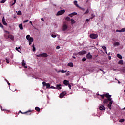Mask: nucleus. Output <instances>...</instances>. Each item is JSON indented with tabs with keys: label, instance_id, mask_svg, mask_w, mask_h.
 Instances as JSON below:
<instances>
[{
	"label": "nucleus",
	"instance_id": "nucleus-14",
	"mask_svg": "<svg viewBox=\"0 0 125 125\" xmlns=\"http://www.w3.org/2000/svg\"><path fill=\"white\" fill-rule=\"evenodd\" d=\"M77 14H78V13H77L76 12H73L69 14L68 16H69L70 17H73V16H74V15H77Z\"/></svg>",
	"mask_w": 125,
	"mask_h": 125
},
{
	"label": "nucleus",
	"instance_id": "nucleus-4",
	"mask_svg": "<svg viewBox=\"0 0 125 125\" xmlns=\"http://www.w3.org/2000/svg\"><path fill=\"white\" fill-rule=\"evenodd\" d=\"M98 37V35H97V34H91L90 35V38H91V39H93L94 40H95V39H97Z\"/></svg>",
	"mask_w": 125,
	"mask_h": 125
},
{
	"label": "nucleus",
	"instance_id": "nucleus-54",
	"mask_svg": "<svg viewBox=\"0 0 125 125\" xmlns=\"http://www.w3.org/2000/svg\"><path fill=\"white\" fill-rule=\"evenodd\" d=\"M29 23H30V24H31V25H32V26H33V23H32V21H30L29 22Z\"/></svg>",
	"mask_w": 125,
	"mask_h": 125
},
{
	"label": "nucleus",
	"instance_id": "nucleus-21",
	"mask_svg": "<svg viewBox=\"0 0 125 125\" xmlns=\"http://www.w3.org/2000/svg\"><path fill=\"white\" fill-rule=\"evenodd\" d=\"M77 55H78V53H74L72 56L73 58H74V59H76V56H77Z\"/></svg>",
	"mask_w": 125,
	"mask_h": 125
},
{
	"label": "nucleus",
	"instance_id": "nucleus-13",
	"mask_svg": "<svg viewBox=\"0 0 125 125\" xmlns=\"http://www.w3.org/2000/svg\"><path fill=\"white\" fill-rule=\"evenodd\" d=\"M116 32L118 33H123V32H125V29L122 28L121 30H116Z\"/></svg>",
	"mask_w": 125,
	"mask_h": 125
},
{
	"label": "nucleus",
	"instance_id": "nucleus-7",
	"mask_svg": "<svg viewBox=\"0 0 125 125\" xmlns=\"http://www.w3.org/2000/svg\"><path fill=\"white\" fill-rule=\"evenodd\" d=\"M66 92H62L60 95V98H63L65 95H66Z\"/></svg>",
	"mask_w": 125,
	"mask_h": 125
},
{
	"label": "nucleus",
	"instance_id": "nucleus-37",
	"mask_svg": "<svg viewBox=\"0 0 125 125\" xmlns=\"http://www.w3.org/2000/svg\"><path fill=\"white\" fill-rule=\"evenodd\" d=\"M0 28H2V29H3V25L0 22Z\"/></svg>",
	"mask_w": 125,
	"mask_h": 125
},
{
	"label": "nucleus",
	"instance_id": "nucleus-42",
	"mask_svg": "<svg viewBox=\"0 0 125 125\" xmlns=\"http://www.w3.org/2000/svg\"><path fill=\"white\" fill-rule=\"evenodd\" d=\"M86 61V58H83L82 59V61L84 62Z\"/></svg>",
	"mask_w": 125,
	"mask_h": 125
},
{
	"label": "nucleus",
	"instance_id": "nucleus-3",
	"mask_svg": "<svg viewBox=\"0 0 125 125\" xmlns=\"http://www.w3.org/2000/svg\"><path fill=\"white\" fill-rule=\"evenodd\" d=\"M65 13V10H61L59 11L57 14L56 15L57 16H59V15H62Z\"/></svg>",
	"mask_w": 125,
	"mask_h": 125
},
{
	"label": "nucleus",
	"instance_id": "nucleus-23",
	"mask_svg": "<svg viewBox=\"0 0 125 125\" xmlns=\"http://www.w3.org/2000/svg\"><path fill=\"white\" fill-rule=\"evenodd\" d=\"M117 56L118 58H119L120 59H122V58H123V57H122V55H121V54H118L117 55Z\"/></svg>",
	"mask_w": 125,
	"mask_h": 125
},
{
	"label": "nucleus",
	"instance_id": "nucleus-56",
	"mask_svg": "<svg viewBox=\"0 0 125 125\" xmlns=\"http://www.w3.org/2000/svg\"><path fill=\"white\" fill-rule=\"evenodd\" d=\"M50 88H54V89H55V88L53 86L50 87Z\"/></svg>",
	"mask_w": 125,
	"mask_h": 125
},
{
	"label": "nucleus",
	"instance_id": "nucleus-51",
	"mask_svg": "<svg viewBox=\"0 0 125 125\" xmlns=\"http://www.w3.org/2000/svg\"><path fill=\"white\" fill-rule=\"evenodd\" d=\"M16 3H15V2H14V3H12L11 4V6H13V5H14V4H15Z\"/></svg>",
	"mask_w": 125,
	"mask_h": 125
},
{
	"label": "nucleus",
	"instance_id": "nucleus-20",
	"mask_svg": "<svg viewBox=\"0 0 125 125\" xmlns=\"http://www.w3.org/2000/svg\"><path fill=\"white\" fill-rule=\"evenodd\" d=\"M31 112V110H28L26 112H22V111H21V110H20L19 112L20 113H21V114H26L27 113H30Z\"/></svg>",
	"mask_w": 125,
	"mask_h": 125
},
{
	"label": "nucleus",
	"instance_id": "nucleus-12",
	"mask_svg": "<svg viewBox=\"0 0 125 125\" xmlns=\"http://www.w3.org/2000/svg\"><path fill=\"white\" fill-rule=\"evenodd\" d=\"M63 84L65 85H68L69 84V81H67V80H64L63 81Z\"/></svg>",
	"mask_w": 125,
	"mask_h": 125
},
{
	"label": "nucleus",
	"instance_id": "nucleus-59",
	"mask_svg": "<svg viewBox=\"0 0 125 125\" xmlns=\"http://www.w3.org/2000/svg\"><path fill=\"white\" fill-rule=\"evenodd\" d=\"M22 63H25V60H23Z\"/></svg>",
	"mask_w": 125,
	"mask_h": 125
},
{
	"label": "nucleus",
	"instance_id": "nucleus-30",
	"mask_svg": "<svg viewBox=\"0 0 125 125\" xmlns=\"http://www.w3.org/2000/svg\"><path fill=\"white\" fill-rule=\"evenodd\" d=\"M29 41V42H34V39H33L32 37H31L29 40H28Z\"/></svg>",
	"mask_w": 125,
	"mask_h": 125
},
{
	"label": "nucleus",
	"instance_id": "nucleus-17",
	"mask_svg": "<svg viewBox=\"0 0 125 125\" xmlns=\"http://www.w3.org/2000/svg\"><path fill=\"white\" fill-rule=\"evenodd\" d=\"M70 21H71V23L72 24V25L75 24V23H76V21H75V20L73 19H71L70 20Z\"/></svg>",
	"mask_w": 125,
	"mask_h": 125
},
{
	"label": "nucleus",
	"instance_id": "nucleus-31",
	"mask_svg": "<svg viewBox=\"0 0 125 125\" xmlns=\"http://www.w3.org/2000/svg\"><path fill=\"white\" fill-rule=\"evenodd\" d=\"M18 15H22V12L21 11H18L17 13Z\"/></svg>",
	"mask_w": 125,
	"mask_h": 125
},
{
	"label": "nucleus",
	"instance_id": "nucleus-45",
	"mask_svg": "<svg viewBox=\"0 0 125 125\" xmlns=\"http://www.w3.org/2000/svg\"><path fill=\"white\" fill-rule=\"evenodd\" d=\"M18 49H20V47H19L18 48L16 47V50H17V51H19Z\"/></svg>",
	"mask_w": 125,
	"mask_h": 125
},
{
	"label": "nucleus",
	"instance_id": "nucleus-61",
	"mask_svg": "<svg viewBox=\"0 0 125 125\" xmlns=\"http://www.w3.org/2000/svg\"><path fill=\"white\" fill-rule=\"evenodd\" d=\"M108 59H111V56H109V57H108Z\"/></svg>",
	"mask_w": 125,
	"mask_h": 125
},
{
	"label": "nucleus",
	"instance_id": "nucleus-38",
	"mask_svg": "<svg viewBox=\"0 0 125 125\" xmlns=\"http://www.w3.org/2000/svg\"><path fill=\"white\" fill-rule=\"evenodd\" d=\"M60 72H62L63 74L64 73H66L67 72V70H66V71L62 70V71H60Z\"/></svg>",
	"mask_w": 125,
	"mask_h": 125
},
{
	"label": "nucleus",
	"instance_id": "nucleus-34",
	"mask_svg": "<svg viewBox=\"0 0 125 125\" xmlns=\"http://www.w3.org/2000/svg\"><path fill=\"white\" fill-rule=\"evenodd\" d=\"M70 19H71L69 17H66L65 18V20H66L67 21H70Z\"/></svg>",
	"mask_w": 125,
	"mask_h": 125
},
{
	"label": "nucleus",
	"instance_id": "nucleus-22",
	"mask_svg": "<svg viewBox=\"0 0 125 125\" xmlns=\"http://www.w3.org/2000/svg\"><path fill=\"white\" fill-rule=\"evenodd\" d=\"M57 88L59 90L62 89L61 84L57 85Z\"/></svg>",
	"mask_w": 125,
	"mask_h": 125
},
{
	"label": "nucleus",
	"instance_id": "nucleus-24",
	"mask_svg": "<svg viewBox=\"0 0 125 125\" xmlns=\"http://www.w3.org/2000/svg\"><path fill=\"white\" fill-rule=\"evenodd\" d=\"M35 110L37 112H40L41 111V110L40 109V107H35Z\"/></svg>",
	"mask_w": 125,
	"mask_h": 125
},
{
	"label": "nucleus",
	"instance_id": "nucleus-58",
	"mask_svg": "<svg viewBox=\"0 0 125 125\" xmlns=\"http://www.w3.org/2000/svg\"><path fill=\"white\" fill-rule=\"evenodd\" d=\"M117 81L118 82V83H119V84L121 83V82H120V81H119V80H117Z\"/></svg>",
	"mask_w": 125,
	"mask_h": 125
},
{
	"label": "nucleus",
	"instance_id": "nucleus-10",
	"mask_svg": "<svg viewBox=\"0 0 125 125\" xmlns=\"http://www.w3.org/2000/svg\"><path fill=\"white\" fill-rule=\"evenodd\" d=\"M68 29V25L66 24H64L62 26V31H66Z\"/></svg>",
	"mask_w": 125,
	"mask_h": 125
},
{
	"label": "nucleus",
	"instance_id": "nucleus-43",
	"mask_svg": "<svg viewBox=\"0 0 125 125\" xmlns=\"http://www.w3.org/2000/svg\"><path fill=\"white\" fill-rule=\"evenodd\" d=\"M5 1H6L5 0H2V1H0L1 3H4V2H5Z\"/></svg>",
	"mask_w": 125,
	"mask_h": 125
},
{
	"label": "nucleus",
	"instance_id": "nucleus-40",
	"mask_svg": "<svg viewBox=\"0 0 125 125\" xmlns=\"http://www.w3.org/2000/svg\"><path fill=\"white\" fill-rule=\"evenodd\" d=\"M29 21V20H26L23 21V23H27Z\"/></svg>",
	"mask_w": 125,
	"mask_h": 125
},
{
	"label": "nucleus",
	"instance_id": "nucleus-28",
	"mask_svg": "<svg viewBox=\"0 0 125 125\" xmlns=\"http://www.w3.org/2000/svg\"><path fill=\"white\" fill-rule=\"evenodd\" d=\"M102 48H103V49H104V50L105 51H106L107 50V48L105 46H102Z\"/></svg>",
	"mask_w": 125,
	"mask_h": 125
},
{
	"label": "nucleus",
	"instance_id": "nucleus-41",
	"mask_svg": "<svg viewBox=\"0 0 125 125\" xmlns=\"http://www.w3.org/2000/svg\"><path fill=\"white\" fill-rule=\"evenodd\" d=\"M118 63H124V62H123V60H120L119 61Z\"/></svg>",
	"mask_w": 125,
	"mask_h": 125
},
{
	"label": "nucleus",
	"instance_id": "nucleus-49",
	"mask_svg": "<svg viewBox=\"0 0 125 125\" xmlns=\"http://www.w3.org/2000/svg\"><path fill=\"white\" fill-rule=\"evenodd\" d=\"M5 33H7L8 35H9V31H5Z\"/></svg>",
	"mask_w": 125,
	"mask_h": 125
},
{
	"label": "nucleus",
	"instance_id": "nucleus-47",
	"mask_svg": "<svg viewBox=\"0 0 125 125\" xmlns=\"http://www.w3.org/2000/svg\"><path fill=\"white\" fill-rule=\"evenodd\" d=\"M32 112L31 110H30V112H28V113H26L25 114H27V115H31V112Z\"/></svg>",
	"mask_w": 125,
	"mask_h": 125
},
{
	"label": "nucleus",
	"instance_id": "nucleus-18",
	"mask_svg": "<svg viewBox=\"0 0 125 125\" xmlns=\"http://www.w3.org/2000/svg\"><path fill=\"white\" fill-rule=\"evenodd\" d=\"M19 27L20 28V30H23V24H22V23L20 24L19 25Z\"/></svg>",
	"mask_w": 125,
	"mask_h": 125
},
{
	"label": "nucleus",
	"instance_id": "nucleus-64",
	"mask_svg": "<svg viewBox=\"0 0 125 125\" xmlns=\"http://www.w3.org/2000/svg\"><path fill=\"white\" fill-rule=\"evenodd\" d=\"M21 6H23V4H21Z\"/></svg>",
	"mask_w": 125,
	"mask_h": 125
},
{
	"label": "nucleus",
	"instance_id": "nucleus-50",
	"mask_svg": "<svg viewBox=\"0 0 125 125\" xmlns=\"http://www.w3.org/2000/svg\"><path fill=\"white\" fill-rule=\"evenodd\" d=\"M6 60L7 63H9V61L8 60V59L6 58Z\"/></svg>",
	"mask_w": 125,
	"mask_h": 125
},
{
	"label": "nucleus",
	"instance_id": "nucleus-48",
	"mask_svg": "<svg viewBox=\"0 0 125 125\" xmlns=\"http://www.w3.org/2000/svg\"><path fill=\"white\" fill-rule=\"evenodd\" d=\"M66 76H70V73L69 71H68V72L66 73Z\"/></svg>",
	"mask_w": 125,
	"mask_h": 125
},
{
	"label": "nucleus",
	"instance_id": "nucleus-26",
	"mask_svg": "<svg viewBox=\"0 0 125 125\" xmlns=\"http://www.w3.org/2000/svg\"><path fill=\"white\" fill-rule=\"evenodd\" d=\"M120 123H124L125 122V119H120L119 120Z\"/></svg>",
	"mask_w": 125,
	"mask_h": 125
},
{
	"label": "nucleus",
	"instance_id": "nucleus-9",
	"mask_svg": "<svg viewBox=\"0 0 125 125\" xmlns=\"http://www.w3.org/2000/svg\"><path fill=\"white\" fill-rule=\"evenodd\" d=\"M86 58H87V59H91V58H92V55L90 54V52H89L86 55Z\"/></svg>",
	"mask_w": 125,
	"mask_h": 125
},
{
	"label": "nucleus",
	"instance_id": "nucleus-57",
	"mask_svg": "<svg viewBox=\"0 0 125 125\" xmlns=\"http://www.w3.org/2000/svg\"><path fill=\"white\" fill-rule=\"evenodd\" d=\"M41 20L42 21H44V19H43V18H41Z\"/></svg>",
	"mask_w": 125,
	"mask_h": 125
},
{
	"label": "nucleus",
	"instance_id": "nucleus-35",
	"mask_svg": "<svg viewBox=\"0 0 125 125\" xmlns=\"http://www.w3.org/2000/svg\"><path fill=\"white\" fill-rule=\"evenodd\" d=\"M31 37H30V35H27V36H26V39H27V40H29V39H30V38H31Z\"/></svg>",
	"mask_w": 125,
	"mask_h": 125
},
{
	"label": "nucleus",
	"instance_id": "nucleus-63",
	"mask_svg": "<svg viewBox=\"0 0 125 125\" xmlns=\"http://www.w3.org/2000/svg\"><path fill=\"white\" fill-rule=\"evenodd\" d=\"M119 64H121V65H123V64H124L123 63H120Z\"/></svg>",
	"mask_w": 125,
	"mask_h": 125
},
{
	"label": "nucleus",
	"instance_id": "nucleus-46",
	"mask_svg": "<svg viewBox=\"0 0 125 125\" xmlns=\"http://www.w3.org/2000/svg\"><path fill=\"white\" fill-rule=\"evenodd\" d=\"M86 21L87 22H89V21H90V18H89V19H87L86 20Z\"/></svg>",
	"mask_w": 125,
	"mask_h": 125
},
{
	"label": "nucleus",
	"instance_id": "nucleus-25",
	"mask_svg": "<svg viewBox=\"0 0 125 125\" xmlns=\"http://www.w3.org/2000/svg\"><path fill=\"white\" fill-rule=\"evenodd\" d=\"M22 67H24L25 69H27V66H26V63H22Z\"/></svg>",
	"mask_w": 125,
	"mask_h": 125
},
{
	"label": "nucleus",
	"instance_id": "nucleus-36",
	"mask_svg": "<svg viewBox=\"0 0 125 125\" xmlns=\"http://www.w3.org/2000/svg\"><path fill=\"white\" fill-rule=\"evenodd\" d=\"M78 8H80V9H81V10H83V11H84V10H85V9L83 8H82L81 7H78Z\"/></svg>",
	"mask_w": 125,
	"mask_h": 125
},
{
	"label": "nucleus",
	"instance_id": "nucleus-55",
	"mask_svg": "<svg viewBox=\"0 0 125 125\" xmlns=\"http://www.w3.org/2000/svg\"><path fill=\"white\" fill-rule=\"evenodd\" d=\"M7 83L9 85H10V83H9V82L7 81Z\"/></svg>",
	"mask_w": 125,
	"mask_h": 125
},
{
	"label": "nucleus",
	"instance_id": "nucleus-1",
	"mask_svg": "<svg viewBox=\"0 0 125 125\" xmlns=\"http://www.w3.org/2000/svg\"><path fill=\"white\" fill-rule=\"evenodd\" d=\"M101 98L102 99H104L103 101V103L104 105H107L108 103H109L107 105V107L109 110H111L112 107V104H113V100H112V95H110L109 93H107L106 94H103V95H100Z\"/></svg>",
	"mask_w": 125,
	"mask_h": 125
},
{
	"label": "nucleus",
	"instance_id": "nucleus-11",
	"mask_svg": "<svg viewBox=\"0 0 125 125\" xmlns=\"http://www.w3.org/2000/svg\"><path fill=\"white\" fill-rule=\"evenodd\" d=\"M2 21L4 26H7V23H6V21H5V19H4V17H3Z\"/></svg>",
	"mask_w": 125,
	"mask_h": 125
},
{
	"label": "nucleus",
	"instance_id": "nucleus-44",
	"mask_svg": "<svg viewBox=\"0 0 125 125\" xmlns=\"http://www.w3.org/2000/svg\"><path fill=\"white\" fill-rule=\"evenodd\" d=\"M67 85L68 86L69 89H71V87H72V86L71 85V84H68Z\"/></svg>",
	"mask_w": 125,
	"mask_h": 125
},
{
	"label": "nucleus",
	"instance_id": "nucleus-2",
	"mask_svg": "<svg viewBox=\"0 0 125 125\" xmlns=\"http://www.w3.org/2000/svg\"><path fill=\"white\" fill-rule=\"evenodd\" d=\"M42 84H43V87H44L45 86H46V88H50V83H47L46 82H42Z\"/></svg>",
	"mask_w": 125,
	"mask_h": 125
},
{
	"label": "nucleus",
	"instance_id": "nucleus-52",
	"mask_svg": "<svg viewBox=\"0 0 125 125\" xmlns=\"http://www.w3.org/2000/svg\"><path fill=\"white\" fill-rule=\"evenodd\" d=\"M59 48H60V47L58 46L56 47V49H59Z\"/></svg>",
	"mask_w": 125,
	"mask_h": 125
},
{
	"label": "nucleus",
	"instance_id": "nucleus-8",
	"mask_svg": "<svg viewBox=\"0 0 125 125\" xmlns=\"http://www.w3.org/2000/svg\"><path fill=\"white\" fill-rule=\"evenodd\" d=\"M99 110L101 111H105V110H106V108L104 106V105H102L100 106Z\"/></svg>",
	"mask_w": 125,
	"mask_h": 125
},
{
	"label": "nucleus",
	"instance_id": "nucleus-15",
	"mask_svg": "<svg viewBox=\"0 0 125 125\" xmlns=\"http://www.w3.org/2000/svg\"><path fill=\"white\" fill-rule=\"evenodd\" d=\"M8 38L12 40V41L14 40V36H13L12 35H9L8 36Z\"/></svg>",
	"mask_w": 125,
	"mask_h": 125
},
{
	"label": "nucleus",
	"instance_id": "nucleus-5",
	"mask_svg": "<svg viewBox=\"0 0 125 125\" xmlns=\"http://www.w3.org/2000/svg\"><path fill=\"white\" fill-rule=\"evenodd\" d=\"M48 55H47V54L44 53L42 54H40L38 55H37V57H47Z\"/></svg>",
	"mask_w": 125,
	"mask_h": 125
},
{
	"label": "nucleus",
	"instance_id": "nucleus-32",
	"mask_svg": "<svg viewBox=\"0 0 125 125\" xmlns=\"http://www.w3.org/2000/svg\"><path fill=\"white\" fill-rule=\"evenodd\" d=\"M89 13V10H88V9H87L86 12L84 13V15H85V14H87Z\"/></svg>",
	"mask_w": 125,
	"mask_h": 125
},
{
	"label": "nucleus",
	"instance_id": "nucleus-60",
	"mask_svg": "<svg viewBox=\"0 0 125 125\" xmlns=\"http://www.w3.org/2000/svg\"><path fill=\"white\" fill-rule=\"evenodd\" d=\"M14 1V2L16 3V0H13Z\"/></svg>",
	"mask_w": 125,
	"mask_h": 125
},
{
	"label": "nucleus",
	"instance_id": "nucleus-53",
	"mask_svg": "<svg viewBox=\"0 0 125 125\" xmlns=\"http://www.w3.org/2000/svg\"><path fill=\"white\" fill-rule=\"evenodd\" d=\"M32 42H29V45H31V44H32Z\"/></svg>",
	"mask_w": 125,
	"mask_h": 125
},
{
	"label": "nucleus",
	"instance_id": "nucleus-6",
	"mask_svg": "<svg viewBox=\"0 0 125 125\" xmlns=\"http://www.w3.org/2000/svg\"><path fill=\"white\" fill-rule=\"evenodd\" d=\"M86 53H87L86 51L82 50L78 52L77 54H79V55H84V54H86Z\"/></svg>",
	"mask_w": 125,
	"mask_h": 125
},
{
	"label": "nucleus",
	"instance_id": "nucleus-27",
	"mask_svg": "<svg viewBox=\"0 0 125 125\" xmlns=\"http://www.w3.org/2000/svg\"><path fill=\"white\" fill-rule=\"evenodd\" d=\"M67 65L69 67H74V64H73V63H68Z\"/></svg>",
	"mask_w": 125,
	"mask_h": 125
},
{
	"label": "nucleus",
	"instance_id": "nucleus-29",
	"mask_svg": "<svg viewBox=\"0 0 125 125\" xmlns=\"http://www.w3.org/2000/svg\"><path fill=\"white\" fill-rule=\"evenodd\" d=\"M91 17L90 18V19H93L95 17V15H94L93 14H92L91 15Z\"/></svg>",
	"mask_w": 125,
	"mask_h": 125
},
{
	"label": "nucleus",
	"instance_id": "nucleus-62",
	"mask_svg": "<svg viewBox=\"0 0 125 125\" xmlns=\"http://www.w3.org/2000/svg\"><path fill=\"white\" fill-rule=\"evenodd\" d=\"M97 95H98V96H100V95H100V94H97Z\"/></svg>",
	"mask_w": 125,
	"mask_h": 125
},
{
	"label": "nucleus",
	"instance_id": "nucleus-16",
	"mask_svg": "<svg viewBox=\"0 0 125 125\" xmlns=\"http://www.w3.org/2000/svg\"><path fill=\"white\" fill-rule=\"evenodd\" d=\"M119 45L120 43L119 42H114L113 44V45H114V46H119Z\"/></svg>",
	"mask_w": 125,
	"mask_h": 125
},
{
	"label": "nucleus",
	"instance_id": "nucleus-19",
	"mask_svg": "<svg viewBox=\"0 0 125 125\" xmlns=\"http://www.w3.org/2000/svg\"><path fill=\"white\" fill-rule=\"evenodd\" d=\"M77 3H78V1H74V4L75 5L76 7H79V6Z\"/></svg>",
	"mask_w": 125,
	"mask_h": 125
},
{
	"label": "nucleus",
	"instance_id": "nucleus-39",
	"mask_svg": "<svg viewBox=\"0 0 125 125\" xmlns=\"http://www.w3.org/2000/svg\"><path fill=\"white\" fill-rule=\"evenodd\" d=\"M51 37H52V38H56L57 36L55 34H52Z\"/></svg>",
	"mask_w": 125,
	"mask_h": 125
},
{
	"label": "nucleus",
	"instance_id": "nucleus-33",
	"mask_svg": "<svg viewBox=\"0 0 125 125\" xmlns=\"http://www.w3.org/2000/svg\"><path fill=\"white\" fill-rule=\"evenodd\" d=\"M32 47H33V49H32L33 51L35 52V51L36 50V48H35V44H33Z\"/></svg>",
	"mask_w": 125,
	"mask_h": 125
}]
</instances>
